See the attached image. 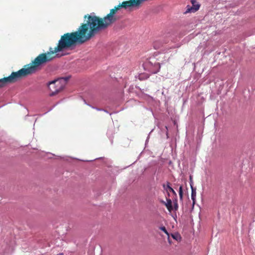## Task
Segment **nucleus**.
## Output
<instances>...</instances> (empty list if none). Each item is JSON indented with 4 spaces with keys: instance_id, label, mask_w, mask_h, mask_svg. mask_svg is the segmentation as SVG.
Wrapping results in <instances>:
<instances>
[{
    "instance_id": "1",
    "label": "nucleus",
    "mask_w": 255,
    "mask_h": 255,
    "mask_svg": "<svg viewBox=\"0 0 255 255\" xmlns=\"http://www.w3.org/2000/svg\"><path fill=\"white\" fill-rule=\"evenodd\" d=\"M87 18L86 23H82L77 31L62 35L57 46L54 50L50 47L49 51L45 53L46 56L50 58L48 55L53 53H56L57 57L64 56L65 53L60 54L59 53L66 50L73 49L77 45L84 43L98 33L94 24L96 22L95 19H90L89 17Z\"/></svg>"
},
{
    "instance_id": "2",
    "label": "nucleus",
    "mask_w": 255,
    "mask_h": 255,
    "mask_svg": "<svg viewBox=\"0 0 255 255\" xmlns=\"http://www.w3.org/2000/svg\"><path fill=\"white\" fill-rule=\"evenodd\" d=\"M124 8L126 9H130L132 8L128 1H123L122 4L116 6L114 8L110 10V12L108 14L103 18L97 16L94 12H92L90 14L85 15L84 20H86L87 17H89L90 19H95L96 21L95 27L98 32L108 27V26L112 23L116 22L119 19V16L116 15L119 10Z\"/></svg>"
},
{
    "instance_id": "3",
    "label": "nucleus",
    "mask_w": 255,
    "mask_h": 255,
    "mask_svg": "<svg viewBox=\"0 0 255 255\" xmlns=\"http://www.w3.org/2000/svg\"><path fill=\"white\" fill-rule=\"evenodd\" d=\"M53 58L46 56V54L39 55L32 62L31 66L26 68H22L17 72H12L9 76L1 79L3 86H5L7 84L15 82L20 77L35 73L38 70L40 66L50 61Z\"/></svg>"
},
{
    "instance_id": "4",
    "label": "nucleus",
    "mask_w": 255,
    "mask_h": 255,
    "mask_svg": "<svg viewBox=\"0 0 255 255\" xmlns=\"http://www.w3.org/2000/svg\"><path fill=\"white\" fill-rule=\"evenodd\" d=\"M70 76L60 77L56 80L50 81L48 83V87L51 91L50 94V96H54L62 90L70 79Z\"/></svg>"
},
{
    "instance_id": "5",
    "label": "nucleus",
    "mask_w": 255,
    "mask_h": 255,
    "mask_svg": "<svg viewBox=\"0 0 255 255\" xmlns=\"http://www.w3.org/2000/svg\"><path fill=\"white\" fill-rule=\"evenodd\" d=\"M142 66L144 70L148 72L150 74L157 73L160 69V63L157 61L154 57H150L148 60L143 63Z\"/></svg>"
},
{
    "instance_id": "6",
    "label": "nucleus",
    "mask_w": 255,
    "mask_h": 255,
    "mask_svg": "<svg viewBox=\"0 0 255 255\" xmlns=\"http://www.w3.org/2000/svg\"><path fill=\"white\" fill-rule=\"evenodd\" d=\"M192 4V6L187 5L186 6V10L183 13L186 14L187 13L195 12L197 11L200 7V4L196 3V0H191Z\"/></svg>"
},
{
    "instance_id": "7",
    "label": "nucleus",
    "mask_w": 255,
    "mask_h": 255,
    "mask_svg": "<svg viewBox=\"0 0 255 255\" xmlns=\"http://www.w3.org/2000/svg\"><path fill=\"white\" fill-rule=\"evenodd\" d=\"M190 185L191 189V199L192 200V207L196 203V188L193 187V182L192 176H190Z\"/></svg>"
},
{
    "instance_id": "8",
    "label": "nucleus",
    "mask_w": 255,
    "mask_h": 255,
    "mask_svg": "<svg viewBox=\"0 0 255 255\" xmlns=\"http://www.w3.org/2000/svg\"><path fill=\"white\" fill-rule=\"evenodd\" d=\"M166 185L164 184L163 185V189L167 192L168 196H170V194L168 191L171 192L174 197H176V192L174 191V190L170 186V183L169 182L167 181L166 183Z\"/></svg>"
},
{
    "instance_id": "9",
    "label": "nucleus",
    "mask_w": 255,
    "mask_h": 255,
    "mask_svg": "<svg viewBox=\"0 0 255 255\" xmlns=\"http://www.w3.org/2000/svg\"><path fill=\"white\" fill-rule=\"evenodd\" d=\"M166 201H167L166 203H165L163 200L161 201V202L165 205L167 210L169 211H171V210H172L173 209V206L172 204V201L169 198H166Z\"/></svg>"
},
{
    "instance_id": "10",
    "label": "nucleus",
    "mask_w": 255,
    "mask_h": 255,
    "mask_svg": "<svg viewBox=\"0 0 255 255\" xmlns=\"http://www.w3.org/2000/svg\"><path fill=\"white\" fill-rule=\"evenodd\" d=\"M151 75V74H150V73H140L138 75V79L140 81L146 80V79H148L150 75Z\"/></svg>"
},
{
    "instance_id": "11",
    "label": "nucleus",
    "mask_w": 255,
    "mask_h": 255,
    "mask_svg": "<svg viewBox=\"0 0 255 255\" xmlns=\"http://www.w3.org/2000/svg\"><path fill=\"white\" fill-rule=\"evenodd\" d=\"M159 229L161 231H162V232H163L166 235H167V236L168 237V241L169 243L170 244L171 242H170V238H169V234L168 232V231H167L166 228L163 226H161L159 227Z\"/></svg>"
},
{
    "instance_id": "12",
    "label": "nucleus",
    "mask_w": 255,
    "mask_h": 255,
    "mask_svg": "<svg viewBox=\"0 0 255 255\" xmlns=\"http://www.w3.org/2000/svg\"><path fill=\"white\" fill-rule=\"evenodd\" d=\"M179 195L180 201L183 202V187L181 185L179 188Z\"/></svg>"
},
{
    "instance_id": "13",
    "label": "nucleus",
    "mask_w": 255,
    "mask_h": 255,
    "mask_svg": "<svg viewBox=\"0 0 255 255\" xmlns=\"http://www.w3.org/2000/svg\"><path fill=\"white\" fill-rule=\"evenodd\" d=\"M171 236L173 239L176 241H178L181 239V236L180 234L178 233H175L174 234H171Z\"/></svg>"
},
{
    "instance_id": "14",
    "label": "nucleus",
    "mask_w": 255,
    "mask_h": 255,
    "mask_svg": "<svg viewBox=\"0 0 255 255\" xmlns=\"http://www.w3.org/2000/svg\"><path fill=\"white\" fill-rule=\"evenodd\" d=\"M173 208L175 211H176L178 210V205L177 203H175V204H174V208Z\"/></svg>"
},
{
    "instance_id": "15",
    "label": "nucleus",
    "mask_w": 255,
    "mask_h": 255,
    "mask_svg": "<svg viewBox=\"0 0 255 255\" xmlns=\"http://www.w3.org/2000/svg\"><path fill=\"white\" fill-rule=\"evenodd\" d=\"M173 204L175 203H177V195L176 194V197H174V199L173 200Z\"/></svg>"
},
{
    "instance_id": "16",
    "label": "nucleus",
    "mask_w": 255,
    "mask_h": 255,
    "mask_svg": "<svg viewBox=\"0 0 255 255\" xmlns=\"http://www.w3.org/2000/svg\"><path fill=\"white\" fill-rule=\"evenodd\" d=\"M94 108L97 109L98 111H104L106 113H108V112L107 111L104 110V109H99V108Z\"/></svg>"
},
{
    "instance_id": "17",
    "label": "nucleus",
    "mask_w": 255,
    "mask_h": 255,
    "mask_svg": "<svg viewBox=\"0 0 255 255\" xmlns=\"http://www.w3.org/2000/svg\"><path fill=\"white\" fill-rule=\"evenodd\" d=\"M151 131H152V130L149 133H150ZM149 134L150 133H149V135L147 136V138H146V139L145 140V144H146L147 143L148 141V139H149Z\"/></svg>"
},
{
    "instance_id": "18",
    "label": "nucleus",
    "mask_w": 255,
    "mask_h": 255,
    "mask_svg": "<svg viewBox=\"0 0 255 255\" xmlns=\"http://www.w3.org/2000/svg\"><path fill=\"white\" fill-rule=\"evenodd\" d=\"M3 85H2V81L1 80V79H0V88L1 87H3Z\"/></svg>"
},
{
    "instance_id": "19",
    "label": "nucleus",
    "mask_w": 255,
    "mask_h": 255,
    "mask_svg": "<svg viewBox=\"0 0 255 255\" xmlns=\"http://www.w3.org/2000/svg\"><path fill=\"white\" fill-rule=\"evenodd\" d=\"M168 100H165V104H167V103H168Z\"/></svg>"
},
{
    "instance_id": "20",
    "label": "nucleus",
    "mask_w": 255,
    "mask_h": 255,
    "mask_svg": "<svg viewBox=\"0 0 255 255\" xmlns=\"http://www.w3.org/2000/svg\"><path fill=\"white\" fill-rule=\"evenodd\" d=\"M57 255H64L63 253H59L57 254Z\"/></svg>"
},
{
    "instance_id": "21",
    "label": "nucleus",
    "mask_w": 255,
    "mask_h": 255,
    "mask_svg": "<svg viewBox=\"0 0 255 255\" xmlns=\"http://www.w3.org/2000/svg\"><path fill=\"white\" fill-rule=\"evenodd\" d=\"M166 136H167V138H168L169 137V136H168V135L167 131L166 132Z\"/></svg>"
},
{
    "instance_id": "22",
    "label": "nucleus",
    "mask_w": 255,
    "mask_h": 255,
    "mask_svg": "<svg viewBox=\"0 0 255 255\" xmlns=\"http://www.w3.org/2000/svg\"><path fill=\"white\" fill-rule=\"evenodd\" d=\"M94 160H88V161H92L93 160H94Z\"/></svg>"
}]
</instances>
